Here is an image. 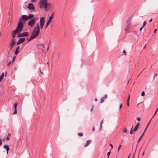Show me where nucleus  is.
I'll return each instance as SVG.
<instances>
[{"label": "nucleus", "instance_id": "obj_9", "mask_svg": "<svg viewBox=\"0 0 158 158\" xmlns=\"http://www.w3.org/2000/svg\"><path fill=\"white\" fill-rule=\"evenodd\" d=\"M18 32H19V31H18L17 30L15 29L13 31V33L12 34V37H13V38H15L16 34H17V33Z\"/></svg>", "mask_w": 158, "mask_h": 158}, {"label": "nucleus", "instance_id": "obj_22", "mask_svg": "<svg viewBox=\"0 0 158 158\" xmlns=\"http://www.w3.org/2000/svg\"><path fill=\"white\" fill-rule=\"evenodd\" d=\"M18 105V104L16 103H15L14 104V107H15V110H17V107Z\"/></svg>", "mask_w": 158, "mask_h": 158}, {"label": "nucleus", "instance_id": "obj_62", "mask_svg": "<svg viewBox=\"0 0 158 158\" xmlns=\"http://www.w3.org/2000/svg\"><path fill=\"white\" fill-rule=\"evenodd\" d=\"M152 18L149 21V22H152Z\"/></svg>", "mask_w": 158, "mask_h": 158}, {"label": "nucleus", "instance_id": "obj_56", "mask_svg": "<svg viewBox=\"0 0 158 158\" xmlns=\"http://www.w3.org/2000/svg\"><path fill=\"white\" fill-rule=\"evenodd\" d=\"M102 127V124H100V130L101 128Z\"/></svg>", "mask_w": 158, "mask_h": 158}, {"label": "nucleus", "instance_id": "obj_12", "mask_svg": "<svg viewBox=\"0 0 158 158\" xmlns=\"http://www.w3.org/2000/svg\"><path fill=\"white\" fill-rule=\"evenodd\" d=\"M91 142V140H88L87 141L86 143H85V144L84 145V147H87L90 143Z\"/></svg>", "mask_w": 158, "mask_h": 158}, {"label": "nucleus", "instance_id": "obj_55", "mask_svg": "<svg viewBox=\"0 0 158 158\" xmlns=\"http://www.w3.org/2000/svg\"><path fill=\"white\" fill-rule=\"evenodd\" d=\"M51 5V4L50 3H48V7H50Z\"/></svg>", "mask_w": 158, "mask_h": 158}, {"label": "nucleus", "instance_id": "obj_36", "mask_svg": "<svg viewBox=\"0 0 158 158\" xmlns=\"http://www.w3.org/2000/svg\"><path fill=\"white\" fill-rule=\"evenodd\" d=\"M6 139L7 140H9L10 139V138L7 136L6 137Z\"/></svg>", "mask_w": 158, "mask_h": 158}, {"label": "nucleus", "instance_id": "obj_14", "mask_svg": "<svg viewBox=\"0 0 158 158\" xmlns=\"http://www.w3.org/2000/svg\"><path fill=\"white\" fill-rule=\"evenodd\" d=\"M139 125V123H138V124L136 126L134 129L132 130L133 131H136L138 129V127Z\"/></svg>", "mask_w": 158, "mask_h": 158}, {"label": "nucleus", "instance_id": "obj_61", "mask_svg": "<svg viewBox=\"0 0 158 158\" xmlns=\"http://www.w3.org/2000/svg\"><path fill=\"white\" fill-rule=\"evenodd\" d=\"M15 57H14V58H13V59H12V61H13L15 60Z\"/></svg>", "mask_w": 158, "mask_h": 158}, {"label": "nucleus", "instance_id": "obj_6", "mask_svg": "<svg viewBox=\"0 0 158 158\" xmlns=\"http://www.w3.org/2000/svg\"><path fill=\"white\" fill-rule=\"evenodd\" d=\"M29 35V33L27 32H24L21 33L19 34L18 36L19 37L23 36H27Z\"/></svg>", "mask_w": 158, "mask_h": 158}, {"label": "nucleus", "instance_id": "obj_54", "mask_svg": "<svg viewBox=\"0 0 158 158\" xmlns=\"http://www.w3.org/2000/svg\"><path fill=\"white\" fill-rule=\"evenodd\" d=\"M10 135H11V134H10V133H8V135H7V136H10Z\"/></svg>", "mask_w": 158, "mask_h": 158}, {"label": "nucleus", "instance_id": "obj_51", "mask_svg": "<svg viewBox=\"0 0 158 158\" xmlns=\"http://www.w3.org/2000/svg\"><path fill=\"white\" fill-rule=\"evenodd\" d=\"M12 47L13 46H11V47H9V50H11L12 49Z\"/></svg>", "mask_w": 158, "mask_h": 158}, {"label": "nucleus", "instance_id": "obj_63", "mask_svg": "<svg viewBox=\"0 0 158 158\" xmlns=\"http://www.w3.org/2000/svg\"><path fill=\"white\" fill-rule=\"evenodd\" d=\"M97 100V98H95V99H94V101L95 102H96Z\"/></svg>", "mask_w": 158, "mask_h": 158}, {"label": "nucleus", "instance_id": "obj_42", "mask_svg": "<svg viewBox=\"0 0 158 158\" xmlns=\"http://www.w3.org/2000/svg\"><path fill=\"white\" fill-rule=\"evenodd\" d=\"M110 153V152H108L107 153V156H108V157L109 156Z\"/></svg>", "mask_w": 158, "mask_h": 158}, {"label": "nucleus", "instance_id": "obj_20", "mask_svg": "<svg viewBox=\"0 0 158 158\" xmlns=\"http://www.w3.org/2000/svg\"><path fill=\"white\" fill-rule=\"evenodd\" d=\"M33 15L30 14L29 15V16H28V19H29L30 18H32L33 17Z\"/></svg>", "mask_w": 158, "mask_h": 158}, {"label": "nucleus", "instance_id": "obj_46", "mask_svg": "<svg viewBox=\"0 0 158 158\" xmlns=\"http://www.w3.org/2000/svg\"><path fill=\"white\" fill-rule=\"evenodd\" d=\"M130 105V103H129V102L127 101V105L128 106H129Z\"/></svg>", "mask_w": 158, "mask_h": 158}, {"label": "nucleus", "instance_id": "obj_32", "mask_svg": "<svg viewBox=\"0 0 158 158\" xmlns=\"http://www.w3.org/2000/svg\"><path fill=\"white\" fill-rule=\"evenodd\" d=\"M123 131L124 133H126V132L127 131V129H126V128H124V129H123Z\"/></svg>", "mask_w": 158, "mask_h": 158}, {"label": "nucleus", "instance_id": "obj_44", "mask_svg": "<svg viewBox=\"0 0 158 158\" xmlns=\"http://www.w3.org/2000/svg\"><path fill=\"white\" fill-rule=\"evenodd\" d=\"M2 143V140L1 139H0V146H1V145Z\"/></svg>", "mask_w": 158, "mask_h": 158}, {"label": "nucleus", "instance_id": "obj_39", "mask_svg": "<svg viewBox=\"0 0 158 158\" xmlns=\"http://www.w3.org/2000/svg\"><path fill=\"white\" fill-rule=\"evenodd\" d=\"M41 45L42 46L43 49L44 48V44H41Z\"/></svg>", "mask_w": 158, "mask_h": 158}, {"label": "nucleus", "instance_id": "obj_8", "mask_svg": "<svg viewBox=\"0 0 158 158\" xmlns=\"http://www.w3.org/2000/svg\"><path fill=\"white\" fill-rule=\"evenodd\" d=\"M25 38L24 37H22L21 38H20L19 39V40H18V42L17 43V45H18L19 44H20L23 42L25 41Z\"/></svg>", "mask_w": 158, "mask_h": 158}, {"label": "nucleus", "instance_id": "obj_37", "mask_svg": "<svg viewBox=\"0 0 158 158\" xmlns=\"http://www.w3.org/2000/svg\"><path fill=\"white\" fill-rule=\"evenodd\" d=\"M11 63V62L10 61H9V62L7 64V66H9V65H10V64Z\"/></svg>", "mask_w": 158, "mask_h": 158}, {"label": "nucleus", "instance_id": "obj_28", "mask_svg": "<svg viewBox=\"0 0 158 158\" xmlns=\"http://www.w3.org/2000/svg\"><path fill=\"white\" fill-rule=\"evenodd\" d=\"M50 22H49V21H48L47 23L46 26L45 27V28L46 29L47 27L48 26V25H49L50 23Z\"/></svg>", "mask_w": 158, "mask_h": 158}, {"label": "nucleus", "instance_id": "obj_1", "mask_svg": "<svg viewBox=\"0 0 158 158\" xmlns=\"http://www.w3.org/2000/svg\"><path fill=\"white\" fill-rule=\"evenodd\" d=\"M38 4L40 8L46 9L48 6V0H40Z\"/></svg>", "mask_w": 158, "mask_h": 158}, {"label": "nucleus", "instance_id": "obj_3", "mask_svg": "<svg viewBox=\"0 0 158 158\" xmlns=\"http://www.w3.org/2000/svg\"><path fill=\"white\" fill-rule=\"evenodd\" d=\"M23 27V25L22 22L19 21V22L18 23L16 29L19 32H21Z\"/></svg>", "mask_w": 158, "mask_h": 158}, {"label": "nucleus", "instance_id": "obj_53", "mask_svg": "<svg viewBox=\"0 0 158 158\" xmlns=\"http://www.w3.org/2000/svg\"><path fill=\"white\" fill-rule=\"evenodd\" d=\"M157 76V74H155V75L154 76V77H156Z\"/></svg>", "mask_w": 158, "mask_h": 158}, {"label": "nucleus", "instance_id": "obj_29", "mask_svg": "<svg viewBox=\"0 0 158 158\" xmlns=\"http://www.w3.org/2000/svg\"><path fill=\"white\" fill-rule=\"evenodd\" d=\"M147 24V23H146V21H144V22H143V27H144L146 24Z\"/></svg>", "mask_w": 158, "mask_h": 158}, {"label": "nucleus", "instance_id": "obj_59", "mask_svg": "<svg viewBox=\"0 0 158 158\" xmlns=\"http://www.w3.org/2000/svg\"><path fill=\"white\" fill-rule=\"evenodd\" d=\"M143 27H141V28H140V29H139V31H141L142 30V28H143Z\"/></svg>", "mask_w": 158, "mask_h": 158}, {"label": "nucleus", "instance_id": "obj_15", "mask_svg": "<svg viewBox=\"0 0 158 158\" xmlns=\"http://www.w3.org/2000/svg\"><path fill=\"white\" fill-rule=\"evenodd\" d=\"M35 38L33 36H32L31 35L29 38H27V40H28V41H30L31 40H32L33 39Z\"/></svg>", "mask_w": 158, "mask_h": 158}, {"label": "nucleus", "instance_id": "obj_30", "mask_svg": "<svg viewBox=\"0 0 158 158\" xmlns=\"http://www.w3.org/2000/svg\"><path fill=\"white\" fill-rule=\"evenodd\" d=\"M103 99H104L102 98L101 99V100H100V103H101L103 102H104V100H103Z\"/></svg>", "mask_w": 158, "mask_h": 158}, {"label": "nucleus", "instance_id": "obj_19", "mask_svg": "<svg viewBox=\"0 0 158 158\" xmlns=\"http://www.w3.org/2000/svg\"><path fill=\"white\" fill-rule=\"evenodd\" d=\"M150 123H151V121H149L148 123V125H147V127H146V128L145 129L144 131L143 132L144 133L146 131V130H147V128H148V127Z\"/></svg>", "mask_w": 158, "mask_h": 158}, {"label": "nucleus", "instance_id": "obj_48", "mask_svg": "<svg viewBox=\"0 0 158 158\" xmlns=\"http://www.w3.org/2000/svg\"><path fill=\"white\" fill-rule=\"evenodd\" d=\"M137 120L138 121H139L140 120V118L139 117H138L137 118Z\"/></svg>", "mask_w": 158, "mask_h": 158}, {"label": "nucleus", "instance_id": "obj_57", "mask_svg": "<svg viewBox=\"0 0 158 158\" xmlns=\"http://www.w3.org/2000/svg\"><path fill=\"white\" fill-rule=\"evenodd\" d=\"M156 31H157V29H155V30H154V33H156Z\"/></svg>", "mask_w": 158, "mask_h": 158}, {"label": "nucleus", "instance_id": "obj_5", "mask_svg": "<svg viewBox=\"0 0 158 158\" xmlns=\"http://www.w3.org/2000/svg\"><path fill=\"white\" fill-rule=\"evenodd\" d=\"M35 23V22L34 19H31V20L29 21L28 25L30 27H32Z\"/></svg>", "mask_w": 158, "mask_h": 158}, {"label": "nucleus", "instance_id": "obj_60", "mask_svg": "<svg viewBox=\"0 0 158 158\" xmlns=\"http://www.w3.org/2000/svg\"><path fill=\"white\" fill-rule=\"evenodd\" d=\"M94 127L93 128H92V131H94Z\"/></svg>", "mask_w": 158, "mask_h": 158}, {"label": "nucleus", "instance_id": "obj_41", "mask_svg": "<svg viewBox=\"0 0 158 158\" xmlns=\"http://www.w3.org/2000/svg\"><path fill=\"white\" fill-rule=\"evenodd\" d=\"M132 128L131 129V131L130 132V134H132V131H133L132 130Z\"/></svg>", "mask_w": 158, "mask_h": 158}, {"label": "nucleus", "instance_id": "obj_17", "mask_svg": "<svg viewBox=\"0 0 158 158\" xmlns=\"http://www.w3.org/2000/svg\"><path fill=\"white\" fill-rule=\"evenodd\" d=\"M158 110V108H157L156 110L155 111V112L154 114L153 115V116H152V118H151L150 119V120H149V121H151V120H152V119L154 117V116H155V114H156V112H157V111Z\"/></svg>", "mask_w": 158, "mask_h": 158}, {"label": "nucleus", "instance_id": "obj_31", "mask_svg": "<svg viewBox=\"0 0 158 158\" xmlns=\"http://www.w3.org/2000/svg\"><path fill=\"white\" fill-rule=\"evenodd\" d=\"M121 147V144H120L118 148V152H119V150L120 149V148Z\"/></svg>", "mask_w": 158, "mask_h": 158}, {"label": "nucleus", "instance_id": "obj_40", "mask_svg": "<svg viewBox=\"0 0 158 158\" xmlns=\"http://www.w3.org/2000/svg\"><path fill=\"white\" fill-rule=\"evenodd\" d=\"M107 98V95H105L104 97L103 98L104 99H106Z\"/></svg>", "mask_w": 158, "mask_h": 158}, {"label": "nucleus", "instance_id": "obj_11", "mask_svg": "<svg viewBox=\"0 0 158 158\" xmlns=\"http://www.w3.org/2000/svg\"><path fill=\"white\" fill-rule=\"evenodd\" d=\"M15 44V41L14 39H12L10 41V44H9V46H13Z\"/></svg>", "mask_w": 158, "mask_h": 158}, {"label": "nucleus", "instance_id": "obj_24", "mask_svg": "<svg viewBox=\"0 0 158 158\" xmlns=\"http://www.w3.org/2000/svg\"><path fill=\"white\" fill-rule=\"evenodd\" d=\"M35 28H39V29H40V26H39V24L38 23H37L36 24V26H35Z\"/></svg>", "mask_w": 158, "mask_h": 158}, {"label": "nucleus", "instance_id": "obj_43", "mask_svg": "<svg viewBox=\"0 0 158 158\" xmlns=\"http://www.w3.org/2000/svg\"><path fill=\"white\" fill-rule=\"evenodd\" d=\"M37 0H31V2L32 3L35 2Z\"/></svg>", "mask_w": 158, "mask_h": 158}, {"label": "nucleus", "instance_id": "obj_10", "mask_svg": "<svg viewBox=\"0 0 158 158\" xmlns=\"http://www.w3.org/2000/svg\"><path fill=\"white\" fill-rule=\"evenodd\" d=\"M45 18L44 17H41L40 19V24H44V23Z\"/></svg>", "mask_w": 158, "mask_h": 158}, {"label": "nucleus", "instance_id": "obj_58", "mask_svg": "<svg viewBox=\"0 0 158 158\" xmlns=\"http://www.w3.org/2000/svg\"><path fill=\"white\" fill-rule=\"evenodd\" d=\"M93 106H92V107L90 109V111H92L93 110Z\"/></svg>", "mask_w": 158, "mask_h": 158}, {"label": "nucleus", "instance_id": "obj_25", "mask_svg": "<svg viewBox=\"0 0 158 158\" xmlns=\"http://www.w3.org/2000/svg\"><path fill=\"white\" fill-rule=\"evenodd\" d=\"M78 135L80 136H82L83 135V134L82 133H79Z\"/></svg>", "mask_w": 158, "mask_h": 158}, {"label": "nucleus", "instance_id": "obj_33", "mask_svg": "<svg viewBox=\"0 0 158 158\" xmlns=\"http://www.w3.org/2000/svg\"><path fill=\"white\" fill-rule=\"evenodd\" d=\"M19 52V50H17L16 49L15 51V55H17Z\"/></svg>", "mask_w": 158, "mask_h": 158}, {"label": "nucleus", "instance_id": "obj_50", "mask_svg": "<svg viewBox=\"0 0 158 158\" xmlns=\"http://www.w3.org/2000/svg\"><path fill=\"white\" fill-rule=\"evenodd\" d=\"M103 120H102V121L100 122V124H102L103 123Z\"/></svg>", "mask_w": 158, "mask_h": 158}, {"label": "nucleus", "instance_id": "obj_21", "mask_svg": "<svg viewBox=\"0 0 158 158\" xmlns=\"http://www.w3.org/2000/svg\"><path fill=\"white\" fill-rule=\"evenodd\" d=\"M144 134V133H143V134H142V135H141V136H140V137L139 138V139H138V140L137 141V143H138L139 141H140V139H141V138H142V137H143V135Z\"/></svg>", "mask_w": 158, "mask_h": 158}, {"label": "nucleus", "instance_id": "obj_64", "mask_svg": "<svg viewBox=\"0 0 158 158\" xmlns=\"http://www.w3.org/2000/svg\"><path fill=\"white\" fill-rule=\"evenodd\" d=\"M40 73L41 74H44L41 71H40Z\"/></svg>", "mask_w": 158, "mask_h": 158}, {"label": "nucleus", "instance_id": "obj_13", "mask_svg": "<svg viewBox=\"0 0 158 158\" xmlns=\"http://www.w3.org/2000/svg\"><path fill=\"white\" fill-rule=\"evenodd\" d=\"M3 148L6 149L7 151V153H8V151L9 150V148L6 145H4L3 146Z\"/></svg>", "mask_w": 158, "mask_h": 158}, {"label": "nucleus", "instance_id": "obj_49", "mask_svg": "<svg viewBox=\"0 0 158 158\" xmlns=\"http://www.w3.org/2000/svg\"><path fill=\"white\" fill-rule=\"evenodd\" d=\"M123 53H124V55L125 56H126V52H125V50H123Z\"/></svg>", "mask_w": 158, "mask_h": 158}, {"label": "nucleus", "instance_id": "obj_23", "mask_svg": "<svg viewBox=\"0 0 158 158\" xmlns=\"http://www.w3.org/2000/svg\"><path fill=\"white\" fill-rule=\"evenodd\" d=\"M130 27V26L129 24H128L127 25V28H126L125 29V31H128V28H129Z\"/></svg>", "mask_w": 158, "mask_h": 158}, {"label": "nucleus", "instance_id": "obj_52", "mask_svg": "<svg viewBox=\"0 0 158 158\" xmlns=\"http://www.w3.org/2000/svg\"><path fill=\"white\" fill-rule=\"evenodd\" d=\"M110 147H111V148H113V145H112L111 144H110Z\"/></svg>", "mask_w": 158, "mask_h": 158}, {"label": "nucleus", "instance_id": "obj_35", "mask_svg": "<svg viewBox=\"0 0 158 158\" xmlns=\"http://www.w3.org/2000/svg\"><path fill=\"white\" fill-rule=\"evenodd\" d=\"M145 95V92L144 91H143L141 93V95L142 96H143Z\"/></svg>", "mask_w": 158, "mask_h": 158}, {"label": "nucleus", "instance_id": "obj_18", "mask_svg": "<svg viewBox=\"0 0 158 158\" xmlns=\"http://www.w3.org/2000/svg\"><path fill=\"white\" fill-rule=\"evenodd\" d=\"M4 76V73H3L0 76V81H1L3 78Z\"/></svg>", "mask_w": 158, "mask_h": 158}, {"label": "nucleus", "instance_id": "obj_27", "mask_svg": "<svg viewBox=\"0 0 158 158\" xmlns=\"http://www.w3.org/2000/svg\"><path fill=\"white\" fill-rule=\"evenodd\" d=\"M40 29H42L43 28L44 24H40Z\"/></svg>", "mask_w": 158, "mask_h": 158}, {"label": "nucleus", "instance_id": "obj_45", "mask_svg": "<svg viewBox=\"0 0 158 158\" xmlns=\"http://www.w3.org/2000/svg\"><path fill=\"white\" fill-rule=\"evenodd\" d=\"M20 48V47L19 46H17L16 48V49L17 50H19V49Z\"/></svg>", "mask_w": 158, "mask_h": 158}, {"label": "nucleus", "instance_id": "obj_47", "mask_svg": "<svg viewBox=\"0 0 158 158\" xmlns=\"http://www.w3.org/2000/svg\"><path fill=\"white\" fill-rule=\"evenodd\" d=\"M122 103H121V104H120V106H119V110L121 109V108L122 107Z\"/></svg>", "mask_w": 158, "mask_h": 158}, {"label": "nucleus", "instance_id": "obj_26", "mask_svg": "<svg viewBox=\"0 0 158 158\" xmlns=\"http://www.w3.org/2000/svg\"><path fill=\"white\" fill-rule=\"evenodd\" d=\"M32 19H34L35 22V21L38 19V18L37 17H35Z\"/></svg>", "mask_w": 158, "mask_h": 158}, {"label": "nucleus", "instance_id": "obj_16", "mask_svg": "<svg viewBox=\"0 0 158 158\" xmlns=\"http://www.w3.org/2000/svg\"><path fill=\"white\" fill-rule=\"evenodd\" d=\"M54 13L52 14L49 17L48 20V21L49 22H50L51 21V20L53 18V14Z\"/></svg>", "mask_w": 158, "mask_h": 158}, {"label": "nucleus", "instance_id": "obj_7", "mask_svg": "<svg viewBox=\"0 0 158 158\" xmlns=\"http://www.w3.org/2000/svg\"><path fill=\"white\" fill-rule=\"evenodd\" d=\"M27 7L30 10H34L35 9L33 4L32 3H29L28 5V6H27Z\"/></svg>", "mask_w": 158, "mask_h": 158}, {"label": "nucleus", "instance_id": "obj_2", "mask_svg": "<svg viewBox=\"0 0 158 158\" xmlns=\"http://www.w3.org/2000/svg\"><path fill=\"white\" fill-rule=\"evenodd\" d=\"M40 31V29L35 28H34L31 35L35 38L38 35Z\"/></svg>", "mask_w": 158, "mask_h": 158}, {"label": "nucleus", "instance_id": "obj_4", "mask_svg": "<svg viewBox=\"0 0 158 158\" xmlns=\"http://www.w3.org/2000/svg\"><path fill=\"white\" fill-rule=\"evenodd\" d=\"M28 19V16L26 15H23L22 17L19 19V21L22 22V20H23L25 21H27Z\"/></svg>", "mask_w": 158, "mask_h": 158}, {"label": "nucleus", "instance_id": "obj_34", "mask_svg": "<svg viewBox=\"0 0 158 158\" xmlns=\"http://www.w3.org/2000/svg\"><path fill=\"white\" fill-rule=\"evenodd\" d=\"M130 95L129 94L128 95V98H127V101L129 102V100H130Z\"/></svg>", "mask_w": 158, "mask_h": 158}, {"label": "nucleus", "instance_id": "obj_38", "mask_svg": "<svg viewBox=\"0 0 158 158\" xmlns=\"http://www.w3.org/2000/svg\"><path fill=\"white\" fill-rule=\"evenodd\" d=\"M17 113V110H15V111H14V112L13 113V114H15Z\"/></svg>", "mask_w": 158, "mask_h": 158}]
</instances>
